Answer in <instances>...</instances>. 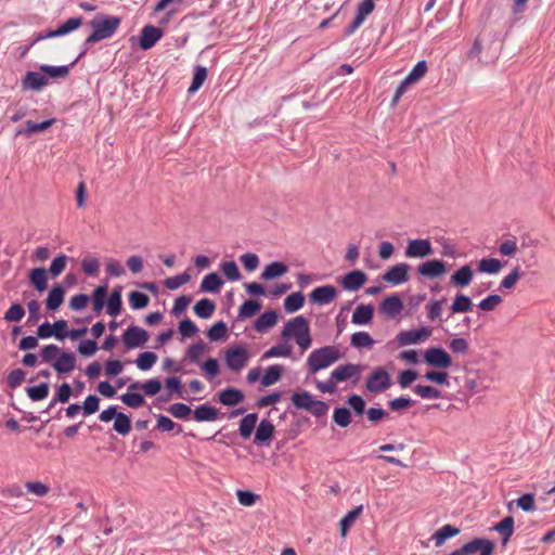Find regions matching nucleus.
<instances>
[{"instance_id":"9d476101","label":"nucleus","mask_w":555,"mask_h":555,"mask_svg":"<svg viewBox=\"0 0 555 555\" xmlns=\"http://www.w3.org/2000/svg\"><path fill=\"white\" fill-rule=\"evenodd\" d=\"M121 338L127 349H134L145 345L149 333L138 325H131L124 332Z\"/></svg>"},{"instance_id":"09e8293b","label":"nucleus","mask_w":555,"mask_h":555,"mask_svg":"<svg viewBox=\"0 0 555 555\" xmlns=\"http://www.w3.org/2000/svg\"><path fill=\"white\" fill-rule=\"evenodd\" d=\"M413 392L421 397L422 399H439L442 397V393L440 390L433 386H426V385H416L413 388Z\"/></svg>"},{"instance_id":"680f3d73","label":"nucleus","mask_w":555,"mask_h":555,"mask_svg":"<svg viewBox=\"0 0 555 555\" xmlns=\"http://www.w3.org/2000/svg\"><path fill=\"white\" fill-rule=\"evenodd\" d=\"M120 399L126 405L132 409H138L145 403L144 397L138 392L124 393Z\"/></svg>"},{"instance_id":"bb28decb","label":"nucleus","mask_w":555,"mask_h":555,"mask_svg":"<svg viewBox=\"0 0 555 555\" xmlns=\"http://www.w3.org/2000/svg\"><path fill=\"white\" fill-rule=\"evenodd\" d=\"M29 282L38 292L42 293L48 287V271L44 268H36L29 272Z\"/></svg>"},{"instance_id":"dca6fc26","label":"nucleus","mask_w":555,"mask_h":555,"mask_svg":"<svg viewBox=\"0 0 555 555\" xmlns=\"http://www.w3.org/2000/svg\"><path fill=\"white\" fill-rule=\"evenodd\" d=\"M367 281V275L360 270L351 271L341 278L340 285L345 291L357 292Z\"/></svg>"},{"instance_id":"a878e982","label":"nucleus","mask_w":555,"mask_h":555,"mask_svg":"<svg viewBox=\"0 0 555 555\" xmlns=\"http://www.w3.org/2000/svg\"><path fill=\"white\" fill-rule=\"evenodd\" d=\"M374 309L371 305H360L352 313V323L357 325L369 324L373 319Z\"/></svg>"},{"instance_id":"4be33fe9","label":"nucleus","mask_w":555,"mask_h":555,"mask_svg":"<svg viewBox=\"0 0 555 555\" xmlns=\"http://www.w3.org/2000/svg\"><path fill=\"white\" fill-rule=\"evenodd\" d=\"M403 309V302L398 295L386 297L380 304V310L388 317L398 315Z\"/></svg>"},{"instance_id":"e2e57ef3","label":"nucleus","mask_w":555,"mask_h":555,"mask_svg":"<svg viewBox=\"0 0 555 555\" xmlns=\"http://www.w3.org/2000/svg\"><path fill=\"white\" fill-rule=\"evenodd\" d=\"M227 335V325L220 321L215 323L208 331L207 336L212 341L221 340Z\"/></svg>"},{"instance_id":"393cba45","label":"nucleus","mask_w":555,"mask_h":555,"mask_svg":"<svg viewBox=\"0 0 555 555\" xmlns=\"http://www.w3.org/2000/svg\"><path fill=\"white\" fill-rule=\"evenodd\" d=\"M55 122L54 118L44 120L42 122H34L28 120L25 122V129H18L16 135L30 137L34 133L42 132L49 129Z\"/></svg>"},{"instance_id":"58836bf2","label":"nucleus","mask_w":555,"mask_h":555,"mask_svg":"<svg viewBox=\"0 0 555 555\" xmlns=\"http://www.w3.org/2000/svg\"><path fill=\"white\" fill-rule=\"evenodd\" d=\"M222 284L223 281L220 279V276L217 273L211 272L203 279L201 283V291L217 293L219 292Z\"/></svg>"},{"instance_id":"f704fd0d","label":"nucleus","mask_w":555,"mask_h":555,"mask_svg":"<svg viewBox=\"0 0 555 555\" xmlns=\"http://www.w3.org/2000/svg\"><path fill=\"white\" fill-rule=\"evenodd\" d=\"M459 533L460 529L451 525H444L433 534L431 539L434 540L436 546H441L447 539L455 537Z\"/></svg>"},{"instance_id":"4c0bfd02","label":"nucleus","mask_w":555,"mask_h":555,"mask_svg":"<svg viewBox=\"0 0 555 555\" xmlns=\"http://www.w3.org/2000/svg\"><path fill=\"white\" fill-rule=\"evenodd\" d=\"M282 373L283 367L281 365L274 364L269 366L261 378V385L263 387H269L276 384L280 380Z\"/></svg>"},{"instance_id":"412c9836","label":"nucleus","mask_w":555,"mask_h":555,"mask_svg":"<svg viewBox=\"0 0 555 555\" xmlns=\"http://www.w3.org/2000/svg\"><path fill=\"white\" fill-rule=\"evenodd\" d=\"M474 271L469 264L462 266L450 278V283L456 287H465L470 284Z\"/></svg>"},{"instance_id":"7c9ffc66","label":"nucleus","mask_w":555,"mask_h":555,"mask_svg":"<svg viewBox=\"0 0 555 555\" xmlns=\"http://www.w3.org/2000/svg\"><path fill=\"white\" fill-rule=\"evenodd\" d=\"M278 322V314L275 311L270 310L263 312L255 322V330L259 333H263L271 328Z\"/></svg>"},{"instance_id":"3c124183","label":"nucleus","mask_w":555,"mask_h":555,"mask_svg":"<svg viewBox=\"0 0 555 555\" xmlns=\"http://www.w3.org/2000/svg\"><path fill=\"white\" fill-rule=\"evenodd\" d=\"M40 70L50 78H66L69 74V66L41 65Z\"/></svg>"},{"instance_id":"c756f323","label":"nucleus","mask_w":555,"mask_h":555,"mask_svg":"<svg viewBox=\"0 0 555 555\" xmlns=\"http://www.w3.org/2000/svg\"><path fill=\"white\" fill-rule=\"evenodd\" d=\"M219 414L216 408L203 404L194 410L193 416L196 422H214L219 417Z\"/></svg>"},{"instance_id":"de8ad7c7","label":"nucleus","mask_w":555,"mask_h":555,"mask_svg":"<svg viewBox=\"0 0 555 555\" xmlns=\"http://www.w3.org/2000/svg\"><path fill=\"white\" fill-rule=\"evenodd\" d=\"M49 385L47 383H41L38 386H31L26 388L27 396L33 401H40L48 397L49 395Z\"/></svg>"},{"instance_id":"2eb2a0df","label":"nucleus","mask_w":555,"mask_h":555,"mask_svg":"<svg viewBox=\"0 0 555 555\" xmlns=\"http://www.w3.org/2000/svg\"><path fill=\"white\" fill-rule=\"evenodd\" d=\"M81 25H82V17L68 18L59 28H56L54 30H49L46 34H39L38 37L36 38V41L67 35L69 33L78 29Z\"/></svg>"},{"instance_id":"ddd939ff","label":"nucleus","mask_w":555,"mask_h":555,"mask_svg":"<svg viewBox=\"0 0 555 555\" xmlns=\"http://www.w3.org/2000/svg\"><path fill=\"white\" fill-rule=\"evenodd\" d=\"M374 8L375 4L373 0H362L357 7V13L353 22L345 30V36L352 35L374 11Z\"/></svg>"},{"instance_id":"bf43d9fd","label":"nucleus","mask_w":555,"mask_h":555,"mask_svg":"<svg viewBox=\"0 0 555 555\" xmlns=\"http://www.w3.org/2000/svg\"><path fill=\"white\" fill-rule=\"evenodd\" d=\"M129 302L132 309H143L149 305L150 298L146 294L134 291L129 294Z\"/></svg>"},{"instance_id":"f8f14e48","label":"nucleus","mask_w":555,"mask_h":555,"mask_svg":"<svg viewBox=\"0 0 555 555\" xmlns=\"http://www.w3.org/2000/svg\"><path fill=\"white\" fill-rule=\"evenodd\" d=\"M433 254L434 248L431 243L425 238L411 240L404 251L408 258H425Z\"/></svg>"},{"instance_id":"f3484780","label":"nucleus","mask_w":555,"mask_h":555,"mask_svg":"<svg viewBox=\"0 0 555 555\" xmlns=\"http://www.w3.org/2000/svg\"><path fill=\"white\" fill-rule=\"evenodd\" d=\"M337 297V289L332 285H324L314 288L310 295V301L317 305H327Z\"/></svg>"},{"instance_id":"c85d7f7f","label":"nucleus","mask_w":555,"mask_h":555,"mask_svg":"<svg viewBox=\"0 0 555 555\" xmlns=\"http://www.w3.org/2000/svg\"><path fill=\"white\" fill-rule=\"evenodd\" d=\"M65 291L61 285H55L49 292L46 306L48 310L54 311L61 307L64 301Z\"/></svg>"},{"instance_id":"20e7f679","label":"nucleus","mask_w":555,"mask_h":555,"mask_svg":"<svg viewBox=\"0 0 555 555\" xmlns=\"http://www.w3.org/2000/svg\"><path fill=\"white\" fill-rule=\"evenodd\" d=\"M341 358V353L336 346H325L313 350L308 359L307 365L311 374L327 369Z\"/></svg>"},{"instance_id":"79ce46f5","label":"nucleus","mask_w":555,"mask_h":555,"mask_svg":"<svg viewBox=\"0 0 555 555\" xmlns=\"http://www.w3.org/2000/svg\"><path fill=\"white\" fill-rule=\"evenodd\" d=\"M472 308H473L472 299L466 295L459 294L455 296V298L450 307V310H451V313L454 314V313L467 312V311L472 310Z\"/></svg>"},{"instance_id":"9b49d317","label":"nucleus","mask_w":555,"mask_h":555,"mask_svg":"<svg viewBox=\"0 0 555 555\" xmlns=\"http://www.w3.org/2000/svg\"><path fill=\"white\" fill-rule=\"evenodd\" d=\"M431 333L433 330L428 326H423L411 331H402L397 335V341L400 346L417 344L430 337Z\"/></svg>"},{"instance_id":"a18cd8bd","label":"nucleus","mask_w":555,"mask_h":555,"mask_svg":"<svg viewBox=\"0 0 555 555\" xmlns=\"http://www.w3.org/2000/svg\"><path fill=\"white\" fill-rule=\"evenodd\" d=\"M141 388L146 396H155L159 392L162 388V383L158 379H149L142 385H139V383H132L129 386V389H138Z\"/></svg>"},{"instance_id":"338daca9","label":"nucleus","mask_w":555,"mask_h":555,"mask_svg":"<svg viewBox=\"0 0 555 555\" xmlns=\"http://www.w3.org/2000/svg\"><path fill=\"white\" fill-rule=\"evenodd\" d=\"M190 279H191V275L188 272H183L180 275H176V276H171V278L166 279L164 281V285L168 289L173 291V289L179 288L183 284H186L190 281Z\"/></svg>"},{"instance_id":"69168bd1","label":"nucleus","mask_w":555,"mask_h":555,"mask_svg":"<svg viewBox=\"0 0 555 555\" xmlns=\"http://www.w3.org/2000/svg\"><path fill=\"white\" fill-rule=\"evenodd\" d=\"M427 73V63L426 61L417 62L412 70L408 74V80H411L413 83L420 81Z\"/></svg>"},{"instance_id":"b1692460","label":"nucleus","mask_w":555,"mask_h":555,"mask_svg":"<svg viewBox=\"0 0 555 555\" xmlns=\"http://www.w3.org/2000/svg\"><path fill=\"white\" fill-rule=\"evenodd\" d=\"M48 85V77L37 72H28L23 79L24 89L41 90Z\"/></svg>"},{"instance_id":"4d7b16f0","label":"nucleus","mask_w":555,"mask_h":555,"mask_svg":"<svg viewBox=\"0 0 555 555\" xmlns=\"http://www.w3.org/2000/svg\"><path fill=\"white\" fill-rule=\"evenodd\" d=\"M333 421L340 427H347L351 423L350 411L346 408H336L333 413Z\"/></svg>"},{"instance_id":"39448f33","label":"nucleus","mask_w":555,"mask_h":555,"mask_svg":"<svg viewBox=\"0 0 555 555\" xmlns=\"http://www.w3.org/2000/svg\"><path fill=\"white\" fill-rule=\"evenodd\" d=\"M292 403L295 408L309 411L317 417L325 415L328 411V405L325 402L314 400L308 391L295 392L292 396Z\"/></svg>"},{"instance_id":"0eeeda50","label":"nucleus","mask_w":555,"mask_h":555,"mask_svg":"<svg viewBox=\"0 0 555 555\" xmlns=\"http://www.w3.org/2000/svg\"><path fill=\"white\" fill-rule=\"evenodd\" d=\"M391 386L389 373L384 367L376 369L366 378L365 387L370 392L378 393L387 390Z\"/></svg>"},{"instance_id":"8fccbe9b","label":"nucleus","mask_w":555,"mask_h":555,"mask_svg":"<svg viewBox=\"0 0 555 555\" xmlns=\"http://www.w3.org/2000/svg\"><path fill=\"white\" fill-rule=\"evenodd\" d=\"M107 295V287L106 286H98L93 291L92 295V301H93V311L95 313H100L105 305V298Z\"/></svg>"},{"instance_id":"603ef678","label":"nucleus","mask_w":555,"mask_h":555,"mask_svg":"<svg viewBox=\"0 0 555 555\" xmlns=\"http://www.w3.org/2000/svg\"><path fill=\"white\" fill-rule=\"evenodd\" d=\"M292 354V346L287 344H281L271 347L263 354V359L274 358V357H285L288 358Z\"/></svg>"},{"instance_id":"774afa93","label":"nucleus","mask_w":555,"mask_h":555,"mask_svg":"<svg viewBox=\"0 0 555 555\" xmlns=\"http://www.w3.org/2000/svg\"><path fill=\"white\" fill-rule=\"evenodd\" d=\"M168 412L176 418L185 420L190 416L192 410L184 403H173L168 408Z\"/></svg>"},{"instance_id":"5701e85b","label":"nucleus","mask_w":555,"mask_h":555,"mask_svg":"<svg viewBox=\"0 0 555 555\" xmlns=\"http://www.w3.org/2000/svg\"><path fill=\"white\" fill-rule=\"evenodd\" d=\"M244 400V393L236 388H227L218 393V401L227 406H234Z\"/></svg>"},{"instance_id":"c9c22d12","label":"nucleus","mask_w":555,"mask_h":555,"mask_svg":"<svg viewBox=\"0 0 555 555\" xmlns=\"http://www.w3.org/2000/svg\"><path fill=\"white\" fill-rule=\"evenodd\" d=\"M502 268V262L496 258H482L478 262V271L480 273L498 274Z\"/></svg>"},{"instance_id":"1a4fd4ad","label":"nucleus","mask_w":555,"mask_h":555,"mask_svg":"<svg viewBox=\"0 0 555 555\" xmlns=\"http://www.w3.org/2000/svg\"><path fill=\"white\" fill-rule=\"evenodd\" d=\"M425 362L436 369L446 370L452 365L451 356L440 347L428 348L424 353Z\"/></svg>"},{"instance_id":"49530a36","label":"nucleus","mask_w":555,"mask_h":555,"mask_svg":"<svg viewBox=\"0 0 555 555\" xmlns=\"http://www.w3.org/2000/svg\"><path fill=\"white\" fill-rule=\"evenodd\" d=\"M207 78V69L204 66H196L192 79V83L189 87V92L194 93L204 85L205 80Z\"/></svg>"},{"instance_id":"6ab92c4d","label":"nucleus","mask_w":555,"mask_h":555,"mask_svg":"<svg viewBox=\"0 0 555 555\" xmlns=\"http://www.w3.org/2000/svg\"><path fill=\"white\" fill-rule=\"evenodd\" d=\"M163 37V30L158 27L146 25L141 30L140 48L149 50Z\"/></svg>"},{"instance_id":"f257e3e1","label":"nucleus","mask_w":555,"mask_h":555,"mask_svg":"<svg viewBox=\"0 0 555 555\" xmlns=\"http://www.w3.org/2000/svg\"><path fill=\"white\" fill-rule=\"evenodd\" d=\"M42 362L50 364L57 374H69L76 366V358L72 352L63 351L59 346L51 344L40 351Z\"/></svg>"},{"instance_id":"37998d69","label":"nucleus","mask_w":555,"mask_h":555,"mask_svg":"<svg viewBox=\"0 0 555 555\" xmlns=\"http://www.w3.org/2000/svg\"><path fill=\"white\" fill-rule=\"evenodd\" d=\"M121 292L120 289H114L106 302L107 313L117 317L121 311Z\"/></svg>"},{"instance_id":"6e6d98bb","label":"nucleus","mask_w":555,"mask_h":555,"mask_svg":"<svg viewBox=\"0 0 555 555\" xmlns=\"http://www.w3.org/2000/svg\"><path fill=\"white\" fill-rule=\"evenodd\" d=\"M114 430L124 436L128 435L131 430L130 418L124 413H118L115 417Z\"/></svg>"},{"instance_id":"ea45409f","label":"nucleus","mask_w":555,"mask_h":555,"mask_svg":"<svg viewBox=\"0 0 555 555\" xmlns=\"http://www.w3.org/2000/svg\"><path fill=\"white\" fill-rule=\"evenodd\" d=\"M216 309L214 301L203 298L194 306V313L201 319H209Z\"/></svg>"},{"instance_id":"e433bc0d","label":"nucleus","mask_w":555,"mask_h":555,"mask_svg":"<svg viewBox=\"0 0 555 555\" xmlns=\"http://www.w3.org/2000/svg\"><path fill=\"white\" fill-rule=\"evenodd\" d=\"M363 511V506L359 505L354 507L352 511L348 512L339 522L340 534L345 537L350 529V527L354 524L356 519L360 516Z\"/></svg>"},{"instance_id":"13d9d810","label":"nucleus","mask_w":555,"mask_h":555,"mask_svg":"<svg viewBox=\"0 0 555 555\" xmlns=\"http://www.w3.org/2000/svg\"><path fill=\"white\" fill-rule=\"evenodd\" d=\"M68 257L64 254L59 255L54 258L50 264L49 273L56 278L59 276L66 268Z\"/></svg>"},{"instance_id":"a19ab883","label":"nucleus","mask_w":555,"mask_h":555,"mask_svg":"<svg viewBox=\"0 0 555 555\" xmlns=\"http://www.w3.org/2000/svg\"><path fill=\"white\" fill-rule=\"evenodd\" d=\"M350 344L354 348H372L375 344L374 339L367 332H357L350 337Z\"/></svg>"},{"instance_id":"5fc2aeb1","label":"nucleus","mask_w":555,"mask_h":555,"mask_svg":"<svg viewBox=\"0 0 555 555\" xmlns=\"http://www.w3.org/2000/svg\"><path fill=\"white\" fill-rule=\"evenodd\" d=\"M157 362L156 353L152 351H145L139 354L137 359V366L141 371L150 370Z\"/></svg>"},{"instance_id":"0e129e2a","label":"nucleus","mask_w":555,"mask_h":555,"mask_svg":"<svg viewBox=\"0 0 555 555\" xmlns=\"http://www.w3.org/2000/svg\"><path fill=\"white\" fill-rule=\"evenodd\" d=\"M25 315V310L22 305L13 304L4 313L7 322H20Z\"/></svg>"},{"instance_id":"7ed1b4c3","label":"nucleus","mask_w":555,"mask_h":555,"mask_svg":"<svg viewBox=\"0 0 555 555\" xmlns=\"http://www.w3.org/2000/svg\"><path fill=\"white\" fill-rule=\"evenodd\" d=\"M282 337H293L302 350H307L312 343L308 321L302 315L291 319L284 325Z\"/></svg>"},{"instance_id":"6e6552de","label":"nucleus","mask_w":555,"mask_h":555,"mask_svg":"<svg viewBox=\"0 0 555 555\" xmlns=\"http://www.w3.org/2000/svg\"><path fill=\"white\" fill-rule=\"evenodd\" d=\"M493 550V542L478 538L465 543L461 548L454 552H459V555H492Z\"/></svg>"},{"instance_id":"864d4df0","label":"nucleus","mask_w":555,"mask_h":555,"mask_svg":"<svg viewBox=\"0 0 555 555\" xmlns=\"http://www.w3.org/2000/svg\"><path fill=\"white\" fill-rule=\"evenodd\" d=\"M261 308V305L256 300H246L238 309V317L248 319L254 317Z\"/></svg>"},{"instance_id":"cd10ccee","label":"nucleus","mask_w":555,"mask_h":555,"mask_svg":"<svg viewBox=\"0 0 555 555\" xmlns=\"http://www.w3.org/2000/svg\"><path fill=\"white\" fill-rule=\"evenodd\" d=\"M274 436V425L262 420L256 429L255 443H267L272 440Z\"/></svg>"},{"instance_id":"aec40b11","label":"nucleus","mask_w":555,"mask_h":555,"mask_svg":"<svg viewBox=\"0 0 555 555\" xmlns=\"http://www.w3.org/2000/svg\"><path fill=\"white\" fill-rule=\"evenodd\" d=\"M361 367L358 364H344L337 366L334 371H332V377L336 383L345 382L352 377H358L360 374Z\"/></svg>"},{"instance_id":"c03bdc74","label":"nucleus","mask_w":555,"mask_h":555,"mask_svg":"<svg viewBox=\"0 0 555 555\" xmlns=\"http://www.w3.org/2000/svg\"><path fill=\"white\" fill-rule=\"evenodd\" d=\"M305 304V296L300 292L293 293L284 299V309L292 313L298 311Z\"/></svg>"},{"instance_id":"2f4dec72","label":"nucleus","mask_w":555,"mask_h":555,"mask_svg":"<svg viewBox=\"0 0 555 555\" xmlns=\"http://www.w3.org/2000/svg\"><path fill=\"white\" fill-rule=\"evenodd\" d=\"M287 271H288V267L285 263L280 262V261H274L264 268V270L261 273V279L266 280V281L273 280L279 276H282Z\"/></svg>"},{"instance_id":"423d86ee","label":"nucleus","mask_w":555,"mask_h":555,"mask_svg":"<svg viewBox=\"0 0 555 555\" xmlns=\"http://www.w3.org/2000/svg\"><path fill=\"white\" fill-rule=\"evenodd\" d=\"M249 359L250 353L244 346L230 347L225 351V364L234 372H238L245 367Z\"/></svg>"},{"instance_id":"72a5a7b5","label":"nucleus","mask_w":555,"mask_h":555,"mask_svg":"<svg viewBox=\"0 0 555 555\" xmlns=\"http://www.w3.org/2000/svg\"><path fill=\"white\" fill-rule=\"evenodd\" d=\"M257 421V413H249L241 420L238 431L242 438L248 439L251 436L256 427Z\"/></svg>"},{"instance_id":"4468645a","label":"nucleus","mask_w":555,"mask_h":555,"mask_svg":"<svg viewBox=\"0 0 555 555\" xmlns=\"http://www.w3.org/2000/svg\"><path fill=\"white\" fill-rule=\"evenodd\" d=\"M446 272V262L438 259L425 261L417 267V273L427 279L442 276Z\"/></svg>"},{"instance_id":"052dcab7","label":"nucleus","mask_w":555,"mask_h":555,"mask_svg":"<svg viewBox=\"0 0 555 555\" xmlns=\"http://www.w3.org/2000/svg\"><path fill=\"white\" fill-rule=\"evenodd\" d=\"M25 488L28 493L38 498L46 496L50 492V488L41 481H27Z\"/></svg>"},{"instance_id":"f03ea898","label":"nucleus","mask_w":555,"mask_h":555,"mask_svg":"<svg viewBox=\"0 0 555 555\" xmlns=\"http://www.w3.org/2000/svg\"><path fill=\"white\" fill-rule=\"evenodd\" d=\"M121 24V18L115 15L98 14L89 25L93 31L87 37L85 43L93 44L99 41L112 38Z\"/></svg>"},{"instance_id":"a211bd4d","label":"nucleus","mask_w":555,"mask_h":555,"mask_svg":"<svg viewBox=\"0 0 555 555\" xmlns=\"http://www.w3.org/2000/svg\"><path fill=\"white\" fill-rule=\"evenodd\" d=\"M409 266L406 263H398L388 269L382 279L390 284L398 285L405 283L409 280Z\"/></svg>"},{"instance_id":"473e14b6","label":"nucleus","mask_w":555,"mask_h":555,"mask_svg":"<svg viewBox=\"0 0 555 555\" xmlns=\"http://www.w3.org/2000/svg\"><path fill=\"white\" fill-rule=\"evenodd\" d=\"M493 529L502 537V543L506 544L514 533V518L512 516L503 518L500 522L494 525Z\"/></svg>"}]
</instances>
